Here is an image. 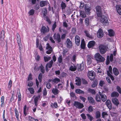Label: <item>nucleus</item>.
<instances>
[{
    "label": "nucleus",
    "mask_w": 121,
    "mask_h": 121,
    "mask_svg": "<svg viewBox=\"0 0 121 121\" xmlns=\"http://www.w3.org/2000/svg\"><path fill=\"white\" fill-rule=\"evenodd\" d=\"M67 47L69 48H71L72 46V43L70 39H67L66 40Z\"/></svg>",
    "instance_id": "412c9836"
},
{
    "label": "nucleus",
    "mask_w": 121,
    "mask_h": 121,
    "mask_svg": "<svg viewBox=\"0 0 121 121\" xmlns=\"http://www.w3.org/2000/svg\"><path fill=\"white\" fill-rule=\"evenodd\" d=\"M99 93L101 97L102 100L103 102H104L107 99V97L106 95L102 93L101 92L99 91Z\"/></svg>",
    "instance_id": "9b49d317"
},
{
    "label": "nucleus",
    "mask_w": 121,
    "mask_h": 121,
    "mask_svg": "<svg viewBox=\"0 0 121 121\" xmlns=\"http://www.w3.org/2000/svg\"><path fill=\"white\" fill-rule=\"evenodd\" d=\"M95 42L94 41H90L87 45V46L89 48H90L94 46Z\"/></svg>",
    "instance_id": "2eb2a0df"
},
{
    "label": "nucleus",
    "mask_w": 121,
    "mask_h": 121,
    "mask_svg": "<svg viewBox=\"0 0 121 121\" xmlns=\"http://www.w3.org/2000/svg\"><path fill=\"white\" fill-rule=\"evenodd\" d=\"M76 93L78 94H84V91L79 89H77L75 90Z\"/></svg>",
    "instance_id": "c9c22d12"
},
{
    "label": "nucleus",
    "mask_w": 121,
    "mask_h": 121,
    "mask_svg": "<svg viewBox=\"0 0 121 121\" xmlns=\"http://www.w3.org/2000/svg\"><path fill=\"white\" fill-rule=\"evenodd\" d=\"M49 31V29L48 27L47 28L45 26L42 27L41 30V32L43 34H45L48 32Z\"/></svg>",
    "instance_id": "9d476101"
},
{
    "label": "nucleus",
    "mask_w": 121,
    "mask_h": 121,
    "mask_svg": "<svg viewBox=\"0 0 121 121\" xmlns=\"http://www.w3.org/2000/svg\"><path fill=\"white\" fill-rule=\"evenodd\" d=\"M40 97V95H38V96H36L34 99V101L35 106H37L38 105V101Z\"/></svg>",
    "instance_id": "f3484780"
},
{
    "label": "nucleus",
    "mask_w": 121,
    "mask_h": 121,
    "mask_svg": "<svg viewBox=\"0 0 121 121\" xmlns=\"http://www.w3.org/2000/svg\"><path fill=\"white\" fill-rule=\"evenodd\" d=\"M81 116L83 120H85L86 119V116L85 114H81Z\"/></svg>",
    "instance_id": "338daca9"
},
{
    "label": "nucleus",
    "mask_w": 121,
    "mask_h": 121,
    "mask_svg": "<svg viewBox=\"0 0 121 121\" xmlns=\"http://www.w3.org/2000/svg\"><path fill=\"white\" fill-rule=\"evenodd\" d=\"M5 37V36L4 35V31L3 30H2L1 31L0 34V40L2 41H4Z\"/></svg>",
    "instance_id": "a211bd4d"
},
{
    "label": "nucleus",
    "mask_w": 121,
    "mask_h": 121,
    "mask_svg": "<svg viewBox=\"0 0 121 121\" xmlns=\"http://www.w3.org/2000/svg\"><path fill=\"white\" fill-rule=\"evenodd\" d=\"M17 41L19 47V50L20 51L21 50L22 48V45L21 42V39L19 34L17 33L16 34Z\"/></svg>",
    "instance_id": "7ed1b4c3"
},
{
    "label": "nucleus",
    "mask_w": 121,
    "mask_h": 121,
    "mask_svg": "<svg viewBox=\"0 0 121 121\" xmlns=\"http://www.w3.org/2000/svg\"><path fill=\"white\" fill-rule=\"evenodd\" d=\"M30 93L31 94H33L34 93V90L32 87H29L28 89Z\"/></svg>",
    "instance_id": "58836bf2"
},
{
    "label": "nucleus",
    "mask_w": 121,
    "mask_h": 121,
    "mask_svg": "<svg viewBox=\"0 0 121 121\" xmlns=\"http://www.w3.org/2000/svg\"><path fill=\"white\" fill-rule=\"evenodd\" d=\"M88 99L90 103L92 104H95V101L92 97L91 96L88 97Z\"/></svg>",
    "instance_id": "4be33fe9"
},
{
    "label": "nucleus",
    "mask_w": 121,
    "mask_h": 121,
    "mask_svg": "<svg viewBox=\"0 0 121 121\" xmlns=\"http://www.w3.org/2000/svg\"><path fill=\"white\" fill-rule=\"evenodd\" d=\"M99 17H100V21L101 23L104 25L108 23V19L106 16L101 15Z\"/></svg>",
    "instance_id": "f03ea898"
},
{
    "label": "nucleus",
    "mask_w": 121,
    "mask_h": 121,
    "mask_svg": "<svg viewBox=\"0 0 121 121\" xmlns=\"http://www.w3.org/2000/svg\"><path fill=\"white\" fill-rule=\"evenodd\" d=\"M112 68L111 66H109V70L107 71V74L108 76L110 77L111 80L113 81L114 80V78L113 76L111 75L112 74Z\"/></svg>",
    "instance_id": "39448f33"
},
{
    "label": "nucleus",
    "mask_w": 121,
    "mask_h": 121,
    "mask_svg": "<svg viewBox=\"0 0 121 121\" xmlns=\"http://www.w3.org/2000/svg\"><path fill=\"white\" fill-rule=\"evenodd\" d=\"M96 100L98 102H100L101 101V98L99 95H96L95 97Z\"/></svg>",
    "instance_id": "a18cd8bd"
},
{
    "label": "nucleus",
    "mask_w": 121,
    "mask_h": 121,
    "mask_svg": "<svg viewBox=\"0 0 121 121\" xmlns=\"http://www.w3.org/2000/svg\"><path fill=\"white\" fill-rule=\"evenodd\" d=\"M84 32L86 35L87 37L90 38H92V36L89 34V32L88 31L86 30H84Z\"/></svg>",
    "instance_id": "a878e982"
},
{
    "label": "nucleus",
    "mask_w": 121,
    "mask_h": 121,
    "mask_svg": "<svg viewBox=\"0 0 121 121\" xmlns=\"http://www.w3.org/2000/svg\"><path fill=\"white\" fill-rule=\"evenodd\" d=\"M80 16L82 17H86V15L85 12L82 11H81L80 12Z\"/></svg>",
    "instance_id": "e433bc0d"
},
{
    "label": "nucleus",
    "mask_w": 121,
    "mask_h": 121,
    "mask_svg": "<svg viewBox=\"0 0 121 121\" xmlns=\"http://www.w3.org/2000/svg\"><path fill=\"white\" fill-rule=\"evenodd\" d=\"M108 32L109 33V35L110 36H113L114 35V32L113 30H108Z\"/></svg>",
    "instance_id": "c756f323"
},
{
    "label": "nucleus",
    "mask_w": 121,
    "mask_h": 121,
    "mask_svg": "<svg viewBox=\"0 0 121 121\" xmlns=\"http://www.w3.org/2000/svg\"><path fill=\"white\" fill-rule=\"evenodd\" d=\"M60 81V79L57 78H56L52 79V83L53 84L54 83L57 84Z\"/></svg>",
    "instance_id": "bb28decb"
},
{
    "label": "nucleus",
    "mask_w": 121,
    "mask_h": 121,
    "mask_svg": "<svg viewBox=\"0 0 121 121\" xmlns=\"http://www.w3.org/2000/svg\"><path fill=\"white\" fill-rule=\"evenodd\" d=\"M53 37L54 39L57 40L58 42H60V36L59 34H57L56 35V33L53 36Z\"/></svg>",
    "instance_id": "f8f14e48"
},
{
    "label": "nucleus",
    "mask_w": 121,
    "mask_h": 121,
    "mask_svg": "<svg viewBox=\"0 0 121 121\" xmlns=\"http://www.w3.org/2000/svg\"><path fill=\"white\" fill-rule=\"evenodd\" d=\"M35 12V10L33 9H31L29 12V14L30 15H32L34 14Z\"/></svg>",
    "instance_id": "3c124183"
},
{
    "label": "nucleus",
    "mask_w": 121,
    "mask_h": 121,
    "mask_svg": "<svg viewBox=\"0 0 121 121\" xmlns=\"http://www.w3.org/2000/svg\"><path fill=\"white\" fill-rule=\"evenodd\" d=\"M46 49L48 50L46 52V53L48 54H50L52 51L53 49L52 47L48 43L47 44V46L46 47Z\"/></svg>",
    "instance_id": "1a4fd4ad"
},
{
    "label": "nucleus",
    "mask_w": 121,
    "mask_h": 121,
    "mask_svg": "<svg viewBox=\"0 0 121 121\" xmlns=\"http://www.w3.org/2000/svg\"><path fill=\"white\" fill-rule=\"evenodd\" d=\"M12 81L11 80H10L9 81L8 84V86L9 88H11L12 86Z\"/></svg>",
    "instance_id": "13d9d810"
},
{
    "label": "nucleus",
    "mask_w": 121,
    "mask_h": 121,
    "mask_svg": "<svg viewBox=\"0 0 121 121\" xmlns=\"http://www.w3.org/2000/svg\"><path fill=\"white\" fill-rule=\"evenodd\" d=\"M113 72L114 74L116 76L119 73L118 69L116 68H113Z\"/></svg>",
    "instance_id": "393cba45"
},
{
    "label": "nucleus",
    "mask_w": 121,
    "mask_h": 121,
    "mask_svg": "<svg viewBox=\"0 0 121 121\" xmlns=\"http://www.w3.org/2000/svg\"><path fill=\"white\" fill-rule=\"evenodd\" d=\"M75 41L76 44L78 46H79L80 44V40L79 36L77 35L75 37Z\"/></svg>",
    "instance_id": "4468645a"
},
{
    "label": "nucleus",
    "mask_w": 121,
    "mask_h": 121,
    "mask_svg": "<svg viewBox=\"0 0 121 121\" xmlns=\"http://www.w3.org/2000/svg\"><path fill=\"white\" fill-rule=\"evenodd\" d=\"M96 13L98 17H100L102 15V11L101 7L100 6H97L95 8Z\"/></svg>",
    "instance_id": "0eeeda50"
},
{
    "label": "nucleus",
    "mask_w": 121,
    "mask_h": 121,
    "mask_svg": "<svg viewBox=\"0 0 121 121\" xmlns=\"http://www.w3.org/2000/svg\"><path fill=\"white\" fill-rule=\"evenodd\" d=\"M44 60L45 62H46L48 61L51 59L50 57L44 56Z\"/></svg>",
    "instance_id": "79ce46f5"
},
{
    "label": "nucleus",
    "mask_w": 121,
    "mask_h": 121,
    "mask_svg": "<svg viewBox=\"0 0 121 121\" xmlns=\"http://www.w3.org/2000/svg\"><path fill=\"white\" fill-rule=\"evenodd\" d=\"M107 47L105 46L100 45L99 47V49L100 53L102 54L106 52Z\"/></svg>",
    "instance_id": "6e6552de"
},
{
    "label": "nucleus",
    "mask_w": 121,
    "mask_h": 121,
    "mask_svg": "<svg viewBox=\"0 0 121 121\" xmlns=\"http://www.w3.org/2000/svg\"><path fill=\"white\" fill-rule=\"evenodd\" d=\"M28 119L30 121H38L37 119H35L31 116H29Z\"/></svg>",
    "instance_id": "c03bdc74"
},
{
    "label": "nucleus",
    "mask_w": 121,
    "mask_h": 121,
    "mask_svg": "<svg viewBox=\"0 0 121 121\" xmlns=\"http://www.w3.org/2000/svg\"><path fill=\"white\" fill-rule=\"evenodd\" d=\"M85 25L87 26H88L90 25L91 20L89 18H86L85 19Z\"/></svg>",
    "instance_id": "6ab92c4d"
},
{
    "label": "nucleus",
    "mask_w": 121,
    "mask_h": 121,
    "mask_svg": "<svg viewBox=\"0 0 121 121\" xmlns=\"http://www.w3.org/2000/svg\"><path fill=\"white\" fill-rule=\"evenodd\" d=\"M69 69L72 71H74L76 70L75 66H71L69 67Z\"/></svg>",
    "instance_id": "ea45409f"
},
{
    "label": "nucleus",
    "mask_w": 121,
    "mask_h": 121,
    "mask_svg": "<svg viewBox=\"0 0 121 121\" xmlns=\"http://www.w3.org/2000/svg\"><path fill=\"white\" fill-rule=\"evenodd\" d=\"M42 12L43 14L45 16V14H46L47 12L46 9L45 8H43L42 9Z\"/></svg>",
    "instance_id": "603ef678"
},
{
    "label": "nucleus",
    "mask_w": 121,
    "mask_h": 121,
    "mask_svg": "<svg viewBox=\"0 0 121 121\" xmlns=\"http://www.w3.org/2000/svg\"><path fill=\"white\" fill-rule=\"evenodd\" d=\"M61 6L62 9H65L66 7L65 3H63V2H62L61 4Z\"/></svg>",
    "instance_id": "864d4df0"
},
{
    "label": "nucleus",
    "mask_w": 121,
    "mask_h": 121,
    "mask_svg": "<svg viewBox=\"0 0 121 121\" xmlns=\"http://www.w3.org/2000/svg\"><path fill=\"white\" fill-rule=\"evenodd\" d=\"M116 7L117 13L121 15V6L117 5Z\"/></svg>",
    "instance_id": "b1692460"
},
{
    "label": "nucleus",
    "mask_w": 121,
    "mask_h": 121,
    "mask_svg": "<svg viewBox=\"0 0 121 121\" xmlns=\"http://www.w3.org/2000/svg\"><path fill=\"white\" fill-rule=\"evenodd\" d=\"M87 76L89 79L91 80H93L95 78V73L93 71H89L87 73Z\"/></svg>",
    "instance_id": "20e7f679"
},
{
    "label": "nucleus",
    "mask_w": 121,
    "mask_h": 121,
    "mask_svg": "<svg viewBox=\"0 0 121 121\" xmlns=\"http://www.w3.org/2000/svg\"><path fill=\"white\" fill-rule=\"evenodd\" d=\"M98 84V82L97 81H94L93 84L91 85V86L93 87H95L97 86Z\"/></svg>",
    "instance_id": "09e8293b"
},
{
    "label": "nucleus",
    "mask_w": 121,
    "mask_h": 121,
    "mask_svg": "<svg viewBox=\"0 0 121 121\" xmlns=\"http://www.w3.org/2000/svg\"><path fill=\"white\" fill-rule=\"evenodd\" d=\"M32 74L31 73H30L28 77V81H29L32 80Z\"/></svg>",
    "instance_id": "e2e57ef3"
},
{
    "label": "nucleus",
    "mask_w": 121,
    "mask_h": 121,
    "mask_svg": "<svg viewBox=\"0 0 121 121\" xmlns=\"http://www.w3.org/2000/svg\"><path fill=\"white\" fill-rule=\"evenodd\" d=\"M51 106L52 108H57L58 107L57 103L56 102L51 103Z\"/></svg>",
    "instance_id": "72a5a7b5"
},
{
    "label": "nucleus",
    "mask_w": 121,
    "mask_h": 121,
    "mask_svg": "<svg viewBox=\"0 0 121 121\" xmlns=\"http://www.w3.org/2000/svg\"><path fill=\"white\" fill-rule=\"evenodd\" d=\"M57 59L59 63H61L62 61V56H60Z\"/></svg>",
    "instance_id": "8fccbe9b"
},
{
    "label": "nucleus",
    "mask_w": 121,
    "mask_h": 121,
    "mask_svg": "<svg viewBox=\"0 0 121 121\" xmlns=\"http://www.w3.org/2000/svg\"><path fill=\"white\" fill-rule=\"evenodd\" d=\"M85 8L86 12H87L88 13H90L91 9V8L90 7L88 6L87 5H85Z\"/></svg>",
    "instance_id": "c85d7f7f"
},
{
    "label": "nucleus",
    "mask_w": 121,
    "mask_h": 121,
    "mask_svg": "<svg viewBox=\"0 0 121 121\" xmlns=\"http://www.w3.org/2000/svg\"><path fill=\"white\" fill-rule=\"evenodd\" d=\"M53 63V61L52 60H51L46 65H48V66L49 68H51L52 66Z\"/></svg>",
    "instance_id": "4c0bfd02"
},
{
    "label": "nucleus",
    "mask_w": 121,
    "mask_h": 121,
    "mask_svg": "<svg viewBox=\"0 0 121 121\" xmlns=\"http://www.w3.org/2000/svg\"><path fill=\"white\" fill-rule=\"evenodd\" d=\"M18 101H20L21 99V96L20 92L18 93Z\"/></svg>",
    "instance_id": "0e129e2a"
},
{
    "label": "nucleus",
    "mask_w": 121,
    "mask_h": 121,
    "mask_svg": "<svg viewBox=\"0 0 121 121\" xmlns=\"http://www.w3.org/2000/svg\"><path fill=\"white\" fill-rule=\"evenodd\" d=\"M104 33L103 32L102 30L99 29L97 33V36L99 38H101L103 36Z\"/></svg>",
    "instance_id": "ddd939ff"
},
{
    "label": "nucleus",
    "mask_w": 121,
    "mask_h": 121,
    "mask_svg": "<svg viewBox=\"0 0 121 121\" xmlns=\"http://www.w3.org/2000/svg\"><path fill=\"white\" fill-rule=\"evenodd\" d=\"M42 75L41 73H40L38 76V79L39 80V82H41L42 81Z\"/></svg>",
    "instance_id": "bf43d9fd"
},
{
    "label": "nucleus",
    "mask_w": 121,
    "mask_h": 121,
    "mask_svg": "<svg viewBox=\"0 0 121 121\" xmlns=\"http://www.w3.org/2000/svg\"><path fill=\"white\" fill-rule=\"evenodd\" d=\"M48 3V2L47 1H42L40 2V5L41 7H43L46 5Z\"/></svg>",
    "instance_id": "aec40b11"
},
{
    "label": "nucleus",
    "mask_w": 121,
    "mask_h": 121,
    "mask_svg": "<svg viewBox=\"0 0 121 121\" xmlns=\"http://www.w3.org/2000/svg\"><path fill=\"white\" fill-rule=\"evenodd\" d=\"M74 105L76 108L79 109H81L84 107L83 104L78 101H75L74 102Z\"/></svg>",
    "instance_id": "423d86ee"
},
{
    "label": "nucleus",
    "mask_w": 121,
    "mask_h": 121,
    "mask_svg": "<svg viewBox=\"0 0 121 121\" xmlns=\"http://www.w3.org/2000/svg\"><path fill=\"white\" fill-rule=\"evenodd\" d=\"M119 95L118 93L117 92H114L111 93L112 97H117Z\"/></svg>",
    "instance_id": "473e14b6"
},
{
    "label": "nucleus",
    "mask_w": 121,
    "mask_h": 121,
    "mask_svg": "<svg viewBox=\"0 0 121 121\" xmlns=\"http://www.w3.org/2000/svg\"><path fill=\"white\" fill-rule=\"evenodd\" d=\"M91 58L89 56H88V57L87 59V63L89 64H90L91 63Z\"/></svg>",
    "instance_id": "de8ad7c7"
},
{
    "label": "nucleus",
    "mask_w": 121,
    "mask_h": 121,
    "mask_svg": "<svg viewBox=\"0 0 121 121\" xmlns=\"http://www.w3.org/2000/svg\"><path fill=\"white\" fill-rule=\"evenodd\" d=\"M80 99L83 102H85V100L86 99L83 97L82 96H80Z\"/></svg>",
    "instance_id": "69168bd1"
},
{
    "label": "nucleus",
    "mask_w": 121,
    "mask_h": 121,
    "mask_svg": "<svg viewBox=\"0 0 121 121\" xmlns=\"http://www.w3.org/2000/svg\"><path fill=\"white\" fill-rule=\"evenodd\" d=\"M116 89L117 91L120 94H121V89L120 87L117 86Z\"/></svg>",
    "instance_id": "6e6d98bb"
},
{
    "label": "nucleus",
    "mask_w": 121,
    "mask_h": 121,
    "mask_svg": "<svg viewBox=\"0 0 121 121\" xmlns=\"http://www.w3.org/2000/svg\"><path fill=\"white\" fill-rule=\"evenodd\" d=\"M86 115L88 117V118L89 119L90 121H92L94 119L93 117L89 114H87Z\"/></svg>",
    "instance_id": "37998d69"
},
{
    "label": "nucleus",
    "mask_w": 121,
    "mask_h": 121,
    "mask_svg": "<svg viewBox=\"0 0 121 121\" xmlns=\"http://www.w3.org/2000/svg\"><path fill=\"white\" fill-rule=\"evenodd\" d=\"M112 101L113 103L115 105H117L119 104L118 100L116 98H113Z\"/></svg>",
    "instance_id": "7c9ffc66"
},
{
    "label": "nucleus",
    "mask_w": 121,
    "mask_h": 121,
    "mask_svg": "<svg viewBox=\"0 0 121 121\" xmlns=\"http://www.w3.org/2000/svg\"><path fill=\"white\" fill-rule=\"evenodd\" d=\"M51 85L49 83H47L46 84L47 88L49 89L51 88Z\"/></svg>",
    "instance_id": "680f3d73"
},
{
    "label": "nucleus",
    "mask_w": 121,
    "mask_h": 121,
    "mask_svg": "<svg viewBox=\"0 0 121 121\" xmlns=\"http://www.w3.org/2000/svg\"><path fill=\"white\" fill-rule=\"evenodd\" d=\"M81 48H82L84 49L85 48V44L84 41V40L83 39L82 40L81 44Z\"/></svg>",
    "instance_id": "2f4dec72"
},
{
    "label": "nucleus",
    "mask_w": 121,
    "mask_h": 121,
    "mask_svg": "<svg viewBox=\"0 0 121 121\" xmlns=\"http://www.w3.org/2000/svg\"><path fill=\"white\" fill-rule=\"evenodd\" d=\"M58 88L60 89H62L64 86L63 84L62 85L61 83L59 84H58Z\"/></svg>",
    "instance_id": "4d7b16f0"
},
{
    "label": "nucleus",
    "mask_w": 121,
    "mask_h": 121,
    "mask_svg": "<svg viewBox=\"0 0 121 121\" xmlns=\"http://www.w3.org/2000/svg\"><path fill=\"white\" fill-rule=\"evenodd\" d=\"M106 104L109 109H111L112 107V104L110 100H107L106 102Z\"/></svg>",
    "instance_id": "5701e85b"
},
{
    "label": "nucleus",
    "mask_w": 121,
    "mask_h": 121,
    "mask_svg": "<svg viewBox=\"0 0 121 121\" xmlns=\"http://www.w3.org/2000/svg\"><path fill=\"white\" fill-rule=\"evenodd\" d=\"M93 107L91 106H89L88 108V111L89 113L91 112L93 110Z\"/></svg>",
    "instance_id": "a19ab883"
},
{
    "label": "nucleus",
    "mask_w": 121,
    "mask_h": 121,
    "mask_svg": "<svg viewBox=\"0 0 121 121\" xmlns=\"http://www.w3.org/2000/svg\"><path fill=\"white\" fill-rule=\"evenodd\" d=\"M58 102L60 103L63 100V99L61 98V96L58 97Z\"/></svg>",
    "instance_id": "774afa93"
},
{
    "label": "nucleus",
    "mask_w": 121,
    "mask_h": 121,
    "mask_svg": "<svg viewBox=\"0 0 121 121\" xmlns=\"http://www.w3.org/2000/svg\"><path fill=\"white\" fill-rule=\"evenodd\" d=\"M94 57L95 60L98 62H103L105 60L104 58L100 55L99 53L95 54L94 55Z\"/></svg>",
    "instance_id": "f257e3e1"
},
{
    "label": "nucleus",
    "mask_w": 121,
    "mask_h": 121,
    "mask_svg": "<svg viewBox=\"0 0 121 121\" xmlns=\"http://www.w3.org/2000/svg\"><path fill=\"white\" fill-rule=\"evenodd\" d=\"M52 91L53 94L55 95L58 94L59 92V90L56 88H53Z\"/></svg>",
    "instance_id": "cd10ccee"
},
{
    "label": "nucleus",
    "mask_w": 121,
    "mask_h": 121,
    "mask_svg": "<svg viewBox=\"0 0 121 121\" xmlns=\"http://www.w3.org/2000/svg\"><path fill=\"white\" fill-rule=\"evenodd\" d=\"M104 82L103 81L101 80L99 83V85L101 86H102L104 84Z\"/></svg>",
    "instance_id": "052dcab7"
},
{
    "label": "nucleus",
    "mask_w": 121,
    "mask_h": 121,
    "mask_svg": "<svg viewBox=\"0 0 121 121\" xmlns=\"http://www.w3.org/2000/svg\"><path fill=\"white\" fill-rule=\"evenodd\" d=\"M40 68L41 72L43 73H44L45 72L44 68V67L42 64L40 66Z\"/></svg>",
    "instance_id": "49530a36"
},
{
    "label": "nucleus",
    "mask_w": 121,
    "mask_h": 121,
    "mask_svg": "<svg viewBox=\"0 0 121 121\" xmlns=\"http://www.w3.org/2000/svg\"><path fill=\"white\" fill-rule=\"evenodd\" d=\"M87 91L89 93H91L92 94H95V92L93 89L88 88L87 89Z\"/></svg>",
    "instance_id": "f704fd0d"
},
{
    "label": "nucleus",
    "mask_w": 121,
    "mask_h": 121,
    "mask_svg": "<svg viewBox=\"0 0 121 121\" xmlns=\"http://www.w3.org/2000/svg\"><path fill=\"white\" fill-rule=\"evenodd\" d=\"M76 84L78 86L81 85V80L79 78L77 77L76 78Z\"/></svg>",
    "instance_id": "dca6fc26"
},
{
    "label": "nucleus",
    "mask_w": 121,
    "mask_h": 121,
    "mask_svg": "<svg viewBox=\"0 0 121 121\" xmlns=\"http://www.w3.org/2000/svg\"><path fill=\"white\" fill-rule=\"evenodd\" d=\"M84 3L83 2H81L80 3V6L79 8L81 9H82L84 6Z\"/></svg>",
    "instance_id": "5fc2aeb1"
}]
</instances>
